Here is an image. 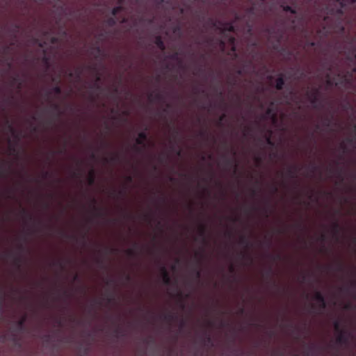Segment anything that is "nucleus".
<instances>
[{
    "instance_id": "47",
    "label": "nucleus",
    "mask_w": 356,
    "mask_h": 356,
    "mask_svg": "<svg viewBox=\"0 0 356 356\" xmlns=\"http://www.w3.org/2000/svg\"><path fill=\"white\" fill-rule=\"evenodd\" d=\"M204 341L207 343H211V337L209 334H205Z\"/></svg>"
},
{
    "instance_id": "56",
    "label": "nucleus",
    "mask_w": 356,
    "mask_h": 356,
    "mask_svg": "<svg viewBox=\"0 0 356 356\" xmlns=\"http://www.w3.org/2000/svg\"><path fill=\"white\" fill-rule=\"evenodd\" d=\"M219 44H220V47L223 49L225 46V41L223 40L220 39V40H219Z\"/></svg>"
},
{
    "instance_id": "20",
    "label": "nucleus",
    "mask_w": 356,
    "mask_h": 356,
    "mask_svg": "<svg viewBox=\"0 0 356 356\" xmlns=\"http://www.w3.org/2000/svg\"><path fill=\"white\" fill-rule=\"evenodd\" d=\"M208 22L212 27L216 28V29H218V27H220L222 24V21L214 20L212 18L209 19Z\"/></svg>"
},
{
    "instance_id": "27",
    "label": "nucleus",
    "mask_w": 356,
    "mask_h": 356,
    "mask_svg": "<svg viewBox=\"0 0 356 356\" xmlns=\"http://www.w3.org/2000/svg\"><path fill=\"white\" fill-rule=\"evenodd\" d=\"M5 124L6 127L8 128V131L13 134L15 135L16 131L15 128L13 127L12 123L7 119L5 122Z\"/></svg>"
},
{
    "instance_id": "48",
    "label": "nucleus",
    "mask_w": 356,
    "mask_h": 356,
    "mask_svg": "<svg viewBox=\"0 0 356 356\" xmlns=\"http://www.w3.org/2000/svg\"><path fill=\"white\" fill-rule=\"evenodd\" d=\"M266 143L270 146H274V143L271 140V138L270 136H267L266 138Z\"/></svg>"
},
{
    "instance_id": "62",
    "label": "nucleus",
    "mask_w": 356,
    "mask_h": 356,
    "mask_svg": "<svg viewBox=\"0 0 356 356\" xmlns=\"http://www.w3.org/2000/svg\"><path fill=\"white\" fill-rule=\"evenodd\" d=\"M340 147L341 149H343V152H345L346 151V147L344 143H341L340 145Z\"/></svg>"
},
{
    "instance_id": "11",
    "label": "nucleus",
    "mask_w": 356,
    "mask_h": 356,
    "mask_svg": "<svg viewBox=\"0 0 356 356\" xmlns=\"http://www.w3.org/2000/svg\"><path fill=\"white\" fill-rule=\"evenodd\" d=\"M154 43L156 47L161 51L165 49V45L161 35H156L154 39Z\"/></svg>"
},
{
    "instance_id": "57",
    "label": "nucleus",
    "mask_w": 356,
    "mask_h": 356,
    "mask_svg": "<svg viewBox=\"0 0 356 356\" xmlns=\"http://www.w3.org/2000/svg\"><path fill=\"white\" fill-rule=\"evenodd\" d=\"M330 122H331V120L330 119H328V118H326L324 121V124L326 126V127H330Z\"/></svg>"
},
{
    "instance_id": "23",
    "label": "nucleus",
    "mask_w": 356,
    "mask_h": 356,
    "mask_svg": "<svg viewBox=\"0 0 356 356\" xmlns=\"http://www.w3.org/2000/svg\"><path fill=\"white\" fill-rule=\"evenodd\" d=\"M95 52V57L97 58L102 53V49L99 45H95L91 48V54Z\"/></svg>"
},
{
    "instance_id": "58",
    "label": "nucleus",
    "mask_w": 356,
    "mask_h": 356,
    "mask_svg": "<svg viewBox=\"0 0 356 356\" xmlns=\"http://www.w3.org/2000/svg\"><path fill=\"white\" fill-rule=\"evenodd\" d=\"M319 306H320L321 309H325L326 307L325 299L324 300V302H320Z\"/></svg>"
},
{
    "instance_id": "36",
    "label": "nucleus",
    "mask_w": 356,
    "mask_h": 356,
    "mask_svg": "<svg viewBox=\"0 0 356 356\" xmlns=\"http://www.w3.org/2000/svg\"><path fill=\"white\" fill-rule=\"evenodd\" d=\"M334 330L338 333L341 332V330H344L343 329H341V324H340L339 321H336L334 323Z\"/></svg>"
},
{
    "instance_id": "35",
    "label": "nucleus",
    "mask_w": 356,
    "mask_h": 356,
    "mask_svg": "<svg viewBox=\"0 0 356 356\" xmlns=\"http://www.w3.org/2000/svg\"><path fill=\"white\" fill-rule=\"evenodd\" d=\"M14 264L18 268L21 266L22 258L19 256L14 257Z\"/></svg>"
},
{
    "instance_id": "34",
    "label": "nucleus",
    "mask_w": 356,
    "mask_h": 356,
    "mask_svg": "<svg viewBox=\"0 0 356 356\" xmlns=\"http://www.w3.org/2000/svg\"><path fill=\"white\" fill-rule=\"evenodd\" d=\"M170 58H171L172 60H177V61L179 62V63L180 64V65H181V64H182V60L179 57V53H178V52H175V53L172 54L170 56Z\"/></svg>"
},
{
    "instance_id": "26",
    "label": "nucleus",
    "mask_w": 356,
    "mask_h": 356,
    "mask_svg": "<svg viewBox=\"0 0 356 356\" xmlns=\"http://www.w3.org/2000/svg\"><path fill=\"white\" fill-rule=\"evenodd\" d=\"M355 286H356V280H353L350 282V286H348V287H341V288H340V291H346V292L348 293V292H349L350 288L354 289L355 288Z\"/></svg>"
},
{
    "instance_id": "14",
    "label": "nucleus",
    "mask_w": 356,
    "mask_h": 356,
    "mask_svg": "<svg viewBox=\"0 0 356 356\" xmlns=\"http://www.w3.org/2000/svg\"><path fill=\"white\" fill-rule=\"evenodd\" d=\"M51 92H53L56 95H60L62 92V90L59 86H56L53 87L51 91H48L47 92L46 95H47V98L49 97V96L51 94Z\"/></svg>"
},
{
    "instance_id": "51",
    "label": "nucleus",
    "mask_w": 356,
    "mask_h": 356,
    "mask_svg": "<svg viewBox=\"0 0 356 356\" xmlns=\"http://www.w3.org/2000/svg\"><path fill=\"white\" fill-rule=\"evenodd\" d=\"M19 29V25H17V24H15V25L14 26V28H13L12 30H10V31H11L12 33H17V32H18Z\"/></svg>"
},
{
    "instance_id": "61",
    "label": "nucleus",
    "mask_w": 356,
    "mask_h": 356,
    "mask_svg": "<svg viewBox=\"0 0 356 356\" xmlns=\"http://www.w3.org/2000/svg\"><path fill=\"white\" fill-rule=\"evenodd\" d=\"M56 265L58 266L60 268L63 269L64 268V265L62 262L60 261H58V262H56L55 264Z\"/></svg>"
},
{
    "instance_id": "30",
    "label": "nucleus",
    "mask_w": 356,
    "mask_h": 356,
    "mask_svg": "<svg viewBox=\"0 0 356 356\" xmlns=\"http://www.w3.org/2000/svg\"><path fill=\"white\" fill-rule=\"evenodd\" d=\"M282 8L284 11L289 12L293 15L296 14V10L295 8H293L291 6L286 5V6H282Z\"/></svg>"
},
{
    "instance_id": "28",
    "label": "nucleus",
    "mask_w": 356,
    "mask_h": 356,
    "mask_svg": "<svg viewBox=\"0 0 356 356\" xmlns=\"http://www.w3.org/2000/svg\"><path fill=\"white\" fill-rule=\"evenodd\" d=\"M81 74H82V70H81L80 68H78L75 72H70L68 73V76L69 77H74V76H76L77 78H80L81 76Z\"/></svg>"
},
{
    "instance_id": "12",
    "label": "nucleus",
    "mask_w": 356,
    "mask_h": 356,
    "mask_svg": "<svg viewBox=\"0 0 356 356\" xmlns=\"http://www.w3.org/2000/svg\"><path fill=\"white\" fill-rule=\"evenodd\" d=\"M92 202V207L93 211H95V215L97 217H102L104 216V213L102 212V209L99 207H97L96 204V200L95 198H92L91 200Z\"/></svg>"
},
{
    "instance_id": "37",
    "label": "nucleus",
    "mask_w": 356,
    "mask_h": 356,
    "mask_svg": "<svg viewBox=\"0 0 356 356\" xmlns=\"http://www.w3.org/2000/svg\"><path fill=\"white\" fill-rule=\"evenodd\" d=\"M309 168V170L310 172H312V173H314V172H316L317 170H318V168H318V165H316L315 163H312V165H310L309 166V168Z\"/></svg>"
},
{
    "instance_id": "10",
    "label": "nucleus",
    "mask_w": 356,
    "mask_h": 356,
    "mask_svg": "<svg viewBox=\"0 0 356 356\" xmlns=\"http://www.w3.org/2000/svg\"><path fill=\"white\" fill-rule=\"evenodd\" d=\"M207 234V226L204 224H201L199 226V236L202 238V241L204 243H207V240L206 238Z\"/></svg>"
},
{
    "instance_id": "46",
    "label": "nucleus",
    "mask_w": 356,
    "mask_h": 356,
    "mask_svg": "<svg viewBox=\"0 0 356 356\" xmlns=\"http://www.w3.org/2000/svg\"><path fill=\"white\" fill-rule=\"evenodd\" d=\"M327 84L328 86H333L334 85V82L330 79V74L328 73L327 74ZM335 86H337V83H334Z\"/></svg>"
},
{
    "instance_id": "24",
    "label": "nucleus",
    "mask_w": 356,
    "mask_h": 356,
    "mask_svg": "<svg viewBox=\"0 0 356 356\" xmlns=\"http://www.w3.org/2000/svg\"><path fill=\"white\" fill-rule=\"evenodd\" d=\"M105 22L110 27H113L117 24V21H116L115 17H113V16L107 18L106 19Z\"/></svg>"
},
{
    "instance_id": "59",
    "label": "nucleus",
    "mask_w": 356,
    "mask_h": 356,
    "mask_svg": "<svg viewBox=\"0 0 356 356\" xmlns=\"http://www.w3.org/2000/svg\"><path fill=\"white\" fill-rule=\"evenodd\" d=\"M337 177L341 179V181L343 180V177L342 176L341 170L338 171V172H337Z\"/></svg>"
},
{
    "instance_id": "25",
    "label": "nucleus",
    "mask_w": 356,
    "mask_h": 356,
    "mask_svg": "<svg viewBox=\"0 0 356 356\" xmlns=\"http://www.w3.org/2000/svg\"><path fill=\"white\" fill-rule=\"evenodd\" d=\"M26 320V316H24L20 320L17 322V329L22 330L24 327V324Z\"/></svg>"
},
{
    "instance_id": "1",
    "label": "nucleus",
    "mask_w": 356,
    "mask_h": 356,
    "mask_svg": "<svg viewBox=\"0 0 356 356\" xmlns=\"http://www.w3.org/2000/svg\"><path fill=\"white\" fill-rule=\"evenodd\" d=\"M356 0H336V3L339 6L337 8L330 7L327 5L325 6V10L323 11L325 15L323 20L325 22L328 23L330 17L336 18L337 21V28L340 32L343 33L345 28L343 25V18L344 15V10L346 9L348 6H350L355 3Z\"/></svg>"
},
{
    "instance_id": "2",
    "label": "nucleus",
    "mask_w": 356,
    "mask_h": 356,
    "mask_svg": "<svg viewBox=\"0 0 356 356\" xmlns=\"http://www.w3.org/2000/svg\"><path fill=\"white\" fill-rule=\"evenodd\" d=\"M306 95L314 108H321L322 102L320 100V90L319 88H315L312 91L307 90Z\"/></svg>"
},
{
    "instance_id": "13",
    "label": "nucleus",
    "mask_w": 356,
    "mask_h": 356,
    "mask_svg": "<svg viewBox=\"0 0 356 356\" xmlns=\"http://www.w3.org/2000/svg\"><path fill=\"white\" fill-rule=\"evenodd\" d=\"M341 230V227H340L339 224L337 222H334L332 224V231L334 236L338 238V236Z\"/></svg>"
},
{
    "instance_id": "63",
    "label": "nucleus",
    "mask_w": 356,
    "mask_h": 356,
    "mask_svg": "<svg viewBox=\"0 0 356 356\" xmlns=\"http://www.w3.org/2000/svg\"><path fill=\"white\" fill-rule=\"evenodd\" d=\"M181 30V28L179 26H176L174 29V33L179 32Z\"/></svg>"
},
{
    "instance_id": "40",
    "label": "nucleus",
    "mask_w": 356,
    "mask_h": 356,
    "mask_svg": "<svg viewBox=\"0 0 356 356\" xmlns=\"http://www.w3.org/2000/svg\"><path fill=\"white\" fill-rule=\"evenodd\" d=\"M266 115H272L273 116V120H276V115L275 114L273 113V110L272 108H268L266 111Z\"/></svg>"
},
{
    "instance_id": "29",
    "label": "nucleus",
    "mask_w": 356,
    "mask_h": 356,
    "mask_svg": "<svg viewBox=\"0 0 356 356\" xmlns=\"http://www.w3.org/2000/svg\"><path fill=\"white\" fill-rule=\"evenodd\" d=\"M124 10V7L121 5H119L113 8L111 11L112 16L115 17L120 12Z\"/></svg>"
},
{
    "instance_id": "15",
    "label": "nucleus",
    "mask_w": 356,
    "mask_h": 356,
    "mask_svg": "<svg viewBox=\"0 0 356 356\" xmlns=\"http://www.w3.org/2000/svg\"><path fill=\"white\" fill-rule=\"evenodd\" d=\"M163 319L168 323H171L172 321L177 320V316L175 314L168 313L163 315Z\"/></svg>"
},
{
    "instance_id": "41",
    "label": "nucleus",
    "mask_w": 356,
    "mask_h": 356,
    "mask_svg": "<svg viewBox=\"0 0 356 356\" xmlns=\"http://www.w3.org/2000/svg\"><path fill=\"white\" fill-rule=\"evenodd\" d=\"M225 164L227 165H229V166H231V165H234L235 169L236 168V164L235 163V162H234V161L233 159H225Z\"/></svg>"
},
{
    "instance_id": "8",
    "label": "nucleus",
    "mask_w": 356,
    "mask_h": 356,
    "mask_svg": "<svg viewBox=\"0 0 356 356\" xmlns=\"http://www.w3.org/2000/svg\"><path fill=\"white\" fill-rule=\"evenodd\" d=\"M161 274H162V279L163 282L166 285H170L171 283V278L169 275V273L167 271L165 266H162L161 268Z\"/></svg>"
},
{
    "instance_id": "45",
    "label": "nucleus",
    "mask_w": 356,
    "mask_h": 356,
    "mask_svg": "<svg viewBox=\"0 0 356 356\" xmlns=\"http://www.w3.org/2000/svg\"><path fill=\"white\" fill-rule=\"evenodd\" d=\"M154 99L155 100H157V101H161V100H163V95H162L161 93L158 92V93H156V94L154 95Z\"/></svg>"
},
{
    "instance_id": "3",
    "label": "nucleus",
    "mask_w": 356,
    "mask_h": 356,
    "mask_svg": "<svg viewBox=\"0 0 356 356\" xmlns=\"http://www.w3.org/2000/svg\"><path fill=\"white\" fill-rule=\"evenodd\" d=\"M355 72L356 67L353 66L350 70H346L344 72H338L336 76L341 79V83L351 84Z\"/></svg>"
},
{
    "instance_id": "18",
    "label": "nucleus",
    "mask_w": 356,
    "mask_h": 356,
    "mask_svg": "<svg viewBox=\"0 0 356 356\" xmlns=\"http://www.w3.org/2000/svg\"><path fill=\"white\" fill-rule=\"evenodd\" d=\"M314 298L319 304H320V302H324V300H325L324 296L322 294V293L321 291H318L315 292L314 296Z\"/></svg>"
},
{
    "instance_id": "9",
    "label": "nucleus",
    "mask_w": 356,
    "mask_h": 356,
    "mask_svg": "<svg viewBox=\"0 0 356 356\" xmlns=\"http://www.w3.org/2000/svg\"><path fill=\"white\" fill-rule=\"evenodd\" d=\"M285 84V79L284 74H281L275 81V88L278 90L283 89Z\"/></svg>"
},
{
    "instance_id": "54",
    "label": "nucleus",
    "mask_w": 356,
    "mask_h": 356,
    "mask_svg": "<svg viewBox=\"0 0 356 356\" xmlns=\"http://www.w3.org/2000/svg\"><path fill=\"white\" fill-rule=\"evenodd\" d=\"M226 117H227V116H226V114H225V113L222 114V115L220 116V118H219V120H218V121H219V123H221L222 122H223V121L225 120Z\"/></svg>"
},
{
    "instance_id": "17",
    "label": "nucleus",
    "mask_w": 356,
    "mask_h": 356,
    "mask_svg": "<svg viewBox=\"0 0 356 356\" xmlns=\"http://www.w3.org/2000/svg\"><path fill=\"white\" fill-rule=\"evenodd\" d=\"M239 243L246 248H249L250 247V243L248 238L245 236H241L239 239Z\"/></svg>"
},
{
    "instance_id": "64",
    "label": "nucleus",
    "mask_w": 356,
    "mask_h": 356,
    "mask_svg": "<svg viewBox=\"0 0 356 356\" xmlns=\"http://www.w3.org/2000/svg\"><path fill=\"white\" fill-rule=\"evenodd\" d=\"M236 74L238 75H242L243 74V70L242 69H238L236 70Z\"/></svg>"
},
{
    "instance_id": "22",
    "label": "nucleus",
    "mask_w": 356,
    "mask_h": 356,
    "mask_svg": "<svg viewBox=\"0 0 356 356\" xmlns=\"http://www.w3.org/2000/svg\"><path fill=\"white\" fill-rule=\"evenodd\" d=\"M315 348H316V346L314 345V344L305 345V354L306 355H310L313 353V351L314 350Z\"/></svg>"
},
{
    "instance_id": "50",
    "label": "nucleus",
    "mask_w": 356,
    "mask_h": 356,
    "mask_svg": "<svg viewBox=\"0 0 356 356\" xmlns=\"http://www.w3.org/2000/svg\"><path fill=\"white\" fill-rule=\"evenodd\" d=\"M114 332L116 336H118L122 334V330L120 327H118L115 329Z\"/></svg>"
},
{
    "instance_id": "43",
    "label": "nucleus",
    "mask_w": 356,
    "mask_h": 356,
    "mask_svg": "<svg viewBox=\"0 0 356 356\" xmlns=\"http://www.w3.org/2000/svg\"><path fill=\"white\" fill-rule=\"evenodd\" d=\"M22 213L27 218H29V220H31L33 219L32 216L29 213H28L27 211L24 209H22Z\"/></svg>"
},
{
    "instance_id": "38",
    "label": "nucleus",
    "mask_w": 356,
    "mask_h": 356,
    "mask_svg": "<svg viewBox=\"0 0 356 356\" xmlns=\"http://www.w3.org/2000/svg\"><path fill=\"white\" fill-rule=\"evenodd\" d=\"M228 41L233 46L232 51H234L236 50V47H234V44H235V41H236L235 38L232 35L228 36Z\"/></svg>"
},
{
    "instance_id": "6",
    "label": "nucleus",
    "mask_w": 356,
    "mask_h": 356,
    "mask_svg": "<svg viewBox=\"0 0 356 356\" xmlns=\"http://www.w3.org/2000/svg\"><path fill=\"white\" fill-rule=\"evenodd\" d=\"M350 337V333L346 330H341L339 332V335L337 337V343L341 345H348L349 343V339Z\"/></svg>"
},
{
    "instance_id": "39",
    "label": "nucleus",
    "mask_w": 356,
    "mask_h": 356,
    "mask_svg": "<svg viewBox=\"0 0 356 356\" xmlns=\"http://www.w3.org/2000/svg\"><path fill=\"white\" fill-rule=\"evenodd\" d=\"M179 136V131L177 129H173L172 132V137L173 140L175 141Z\"/></svg>"
},
{
    "instance_id": "21",
    "label": "nucleus",
    "mask_w": 356,
    "mask_h": 356,
    "mask_svg": "<svg viewBox=\"0 0 356 356\" xmlns=\"http://www.w3.org/2000/svg\"><path fill=\"white\" fill-rule=\"evenodd\" d=\"M95 174L93 170H91L89 172V176L88 179V182L90 186H92L95 184Z\"/></svg>"
},
{
    "instance_id": "52",
    "label": "nucleus",
    "mask_w": 356,
    "mask_h": 356,
    "mask_svg": "<svg viewBox=\"0 0 356 356\" xmlns=\"http://www.w3.org/2000/svg\"><path fill=\"white\" fill-rule=\"evenodd\" d=\"M247 26H248L247 33L248 34H250V35H252V26L249 23H248L247 24Z\"/></svg>"
},
{
    "instance_id": "49",
    "label": "nucleus",
    "mask_w": 356,
    "mask_h": 356,
    "mask_svg": "<svg viewBox=\"0 0 356 356\" xmlns=\"http://www.w3.org/2000/svg\"><path fill=\"white\" fill-rule=\"evenodd\" d=\"M246 12L248 14L254 15V6H251V7L248 8L246 10Z\"/></svg>"
},
{
    "instance_id": "33",
    "label": "nucleus",
    "mask_w": 356,
    "mask_h": 356,
    "mask_svg": "<svg viewBox=\"0 0 356 356\" xmlns=\"http://www.w3.org/2000/svg\"><path fill=\"white\" fill-rule=\"evenodd\" d=\"M126 253L129 257H136L138 254L137 251L134 248H129L126 250Z\"/></svg>"
},
{
    "instance_id": "5",
    "label": "nucleus",
    "mask_w": 356,
    "mask_h": 356,
    "mask_svg": "<svg viewBox=\"0 0 356 356\" xmlns=\"http://www.w3.org/2000/svg\"><path fill=\"white\" fill-rule=\"evenodd\" d=\"M218 30L220 32V33L223 35H226V33H234L235 32V26L234 23L232 22H222L221 24L220 27H218Z\"/></svg>"
},
{
    "instance_id": "4",
    "label": "nucleus",
    "mask_w": 356,
    "mask_h": 356,
    "mask_svg": "<svg viewBox=\"0 0 356 356\" xmlns=\"http://www.w3.org/2000/svg\"><path fill=\"white\" fill-rule=\"evenodd\" d=\"M147 129L144 131H141L138 134V138L136 139V143L137 145L134 146V150L138 152H141L143 149L146 147V141L147 140V134L146 132Z\"/></svg>"
},
{
    "instance_id": "53",
    "label": "nucleus",
    "mask_w": 356,
    "mask_h": 356,
    "mask_svg": "<svg viewBox=\"0 0 356 356\" xmlns=\"http://www.w3.org/2000/svg\"><path fill=\"white\" fill-rule=\"evenodd\" d=\"M195 257L198 258V263H200L202 259L204 257V254L203 253H200V254L196 253Z\"/></svg>"
},
{
    "instance_id": "42",
    "label": "nucleus",
    "mask_w": 356,
    "mask_h": 356,
    "mask_svg": "<svg viewBox=\"0 0 356 356\" xmlns=\"http://www.w3.org/2000/svg\"><path fill=\"white\" fill-rule=\"evenodd\" d=\"M336 270L339 272H343L345 270L344 265L341 262L338 263Z\"/></svg>"
},
{
    "instance_id": "16",
    "label": "nucleus",
    "mask_w": 356,
    "mask_h": 356,
    "mask_svg": "<svg viewBox=\"0 0 356 356\" xmlns=\"http://www.w3.org/2000/svg\"><path fill=\"white\" fill-rule=\"evenodd\" d=\"M19 76L18 75L13 76L12 79V86H14L15 84L17 85V89L21 90L22 87V81L19 78Z\"/></svg>"
},
{
    "instance_id": "44",
    "label": "nucleus",
    "mask_w": 356,
    "mask_h": 356,
    "mask_svg": "<svg viewBox=\"0 0 356 356\" xmlns=\"http://www.w3.org/2000/svg\"><path fill=\"white\" fill-rule=\"evenodd\" d=\"M193 271L195 273L196 278L199 279L201 276L200 270L197 267H195V268H193Z\"/></svg>"
},
{
    "instance_id": "19",
    "label": "nucleus",
    "mask_w": 356,
    "mask_h": 356,
    "mask_svg": "<svg viewBox=\"0 0 356 356\" xmlns=\"http://www.w3.org/2000/svg\"><path fill=\"white\" fill-rule=\"evenodd\" d=\"M104 161L106 163H116L120 161V156L118 154H115L110 158H105Z\"/></svg>"
},
{
    "instance_id": "60",
    "label": "nucleus",
    "mask_w": 356,
    "mask_h": 356,
    "mask_svg": "<svg viewBox=\"0 0 356 356\" xmlns=\"http://www.w3.org/2000/svg\"><path fill=\"white\" fill-rule=\"evenodd\" d=\"M204 70L202 67H198L197 71L194 72V74H197L198 73H203Z\"/></svg>"
},
{
    "instance_id": "32",
    "label": "nucleus",
    "mask_w": 356,
    "mask_h": 356,
    "mask_svg": "<svg viewBox=\"0 0 356 356\" xmlns=\"http://www.w3.org/2000/svg\"><path fill=\"white\" fill-rule=\"evenodd\" d=\"M50 107L52 111L58 112V116L60 115V106L58 104L52 103Z\"/></svg>"
},
{
    "instance_id": "7",
    "label": "nucleus",
    "mask_w": 356,
    "mask_h": 356,
    "mask_svg": "<svg viewBox=\"0 0 356 356\" xmlns=\"http://www.w3.org/2000/svg\"><path fill=\"white\" fill-rule=\"evenodd\" d=\"M300 168L298 165H291L286 170V175L290 178H296Z\"/></svg>"
},
{
    "instance_id": "31",
    "label": "nucleus",
    "mask_w": 356,
    "mask_h": 356,
    "mask_svg": "<svg viewBox=\"0 0 356 356\" xmlns=\"http://www.w3.org/2000/svg\"><path fill=\"white\" fill-rule=\"evenodd\" d=\"M100 81H101V76L99 74H97L96 75L95 83L92 85V88H95L97 90H101V86L99 84Z\"/></svg>"
},
{
    "instance_id": "55",
    "label": "nucleus",
    "mask_w": 356,
    "mask_h": 356,
    "mask_svg": "<svg viewBox=\"0 0 356 356\" xmlns=\"http://www.w3.org/2000/svg\"><path fill=\"white\" fill-rule=\"evenodd\" d=\"M352 308H353V305L351 303H347L344 305L345 309L349 310V309H351Z\"/></svg>"
}]
</instances>
